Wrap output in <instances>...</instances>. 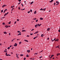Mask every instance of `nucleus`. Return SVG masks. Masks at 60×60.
<instances>
[{
    "mask_svg": "<svg viewBox=\"0 0 60 60\" xmlns=\"http://www.w3.org/2000/svg\"><path fill=\"white\" fill-rule=\"evenodd\" d=\"M53 0H52L51 1H50L49 2H50V3H52V2H53Z\"/></svg>",
    "mask_w": 60,
    "mask_h": 60,
    "instance_id": "obj_14",
    "label": "nucleus"
},
{
    "mask_svg": "<svg viewBox=\"0 0 60 60\" xmlns=\"http://www.w3.org/2000/svg\"><path fill=\"white\" fill-rule=\"evenodd\" d=\"M15 39H16V38H14L13 39V40H15Z\"/></svg>",
    "mask_w": 60,
    "mask_h": 60,
    "instance_id": "obj_62",
    "label": "nucleus"
},
{
    "mask_svg": "<svg viewBox=\"0 0 60 60\" xmlns=\"http://www.w3.org/2000/svg\"><path fill=\"white\" fill-rule=\"evenodd\" d=\"M14 40L13 39V40H12L11 41V42H12Z\"/></svg>",
    "mask_w": 60,
    "mask_h": 60,
    "instance_id": "obj_49",
    "label": "nucleus"
},
{
    "mask_svg": "<svg viewBox=\"0 0 60 60\" xmlns=\"http://www.w3.org/2000/svg\"><path fill=\"white\" fill-rule=\"evenodd\" d=\"M41 57H42V56H41L40 57H39V58H41Z\"/></svg>",
    "mask_w": 60,
    "mask_h": 60,
    "instance_id": "obj_52",
    "label": "nucleus"
},
{
    "mask_svg": "<svg viewBox=\"0 0 60 60\" xmlns=\"http://www.w3.org/2000/svg\"><path fill=\"white\" fill-rule=\"evenodd\" d=\"M38 27V25L37 24L36 25H35V27H36V28L37 27Z\"/></svg>",
    "mask_w": 60,
    "mask_h": 60,
    "instance_id": "obj_3",
    "label": "nucleus"
},
{
    "mask_svg": "<svg viewBox=\"0 0 60 60\" xmlns=\"http://www.w3.org/2000/svg\"><path fill=\"white\" fill-rule=\"evenodd\" d=\"M27 51L28 53H30V50H27Z\"/></svg>",
    "mask_w": 60,
    "mask_h": 60,
    "instance_id": "obj_6",
    "label": "nucleus"
},
{
    "mask_svg": "<svg viewBox=\"0 0 60 60\" xmlns=\"http://www.w3.org/2000/svg\"><path fill=\"white\" fill-rule=\"evenodd\" d=\"M5 11H6V9H5L4 10V13H5Z\"/></svg>",
    "mask_w": 60,
    "mask_h": 60,
    "instance_id": "obj_23",
    "label": "nucleus"
},
{
    "mask_svg": "<svg viewBox=\"0 0 60 60\" xmlns=\"http://www.w3.org/2000/svg\"><path fill=\"white\" fill-rule=\"evenodd\" d=\"M23 31L24 32H26V30H23Z\"/></svg>",
    "mask_w": 60,
    "mask_h": 60,
    "instance_id": "obj_46",
    "label": "nucleus"
},
{
    "mask_svg": "<svg viewBox=\"0 0 60 60\" xmlns=\"http://www.w3.org/2000/svg\"><path fill=\"white\" fill-rule=\"evenodd\" d=\"M7 52H6V54H5V55L7 56Z\"/></svg>",
    "mask_w": 60,
    "mask_h": 60,
    "instance_id": "obj_18",
    "label": "nucleus"
},
{
    "mask_svg": "<svg viewBox=\"0 0 60 60\" xmlns=\"http://www.w3.org/2000/svg\"><path fill=\"white\" fill-rule=\"evenodd\" d=\"M11 35V33H9V35Z\"/></svg>",
    "mask_w": 60,
    "mask_h": 60,
    "instance_id": "obj_56",
    "label": "nucleus"
},
{
    "mask_svg": "<svg viewBox=\"0 0 60 60\" xmlns=\"http://www.w3.org/2000/svg\"><path fill=\"white\" fill-rule=\"evenodd\" d=\"M59 55H60V53L57 54V56H58Z\"/></svg>",
    "mask_w": 60,
    "mask_h": 60,
    "instance_id": "obj_20",
    "label": "nucleus"
},
{
    "mask_svg": "<svg viewBox=\"0 0 60 60\" xmlns=\"http://www.w3.org/2000/svg\"><path fill=\"white\" fill-rule=\"evenodd\" d=\"M55 4H56V3H54V5H55Z\"/></svg>",
    "mask_w": 60,
    "mask_h": 60,
    "instance_id": "obj_63",
    "label": "nucleus"
},
{
    "mask_svg": "<svg viewBox=\"0 0 60 60\" xmlns=\"http://www.w3.org/2000/svg\"><path fill=\"white\" fill-rule=\"evenodd\" d=\"M11 56V55H10V54H8L7 55V56Z\"/></svg>",
    "mask_w": 60,
    "mask_h": 60,
    "instance_id": "obj_21",
    "label": "nucleus"
},
{
    "mask_svg": "<svg viewBox=\"0 0 60 60\" xmlns=\"http://www.w3.org/2000/svg\"><path fill=\"white\" fill-rule=\"evenodd\" d=\"M8 23L9 24H10L11 23V22L10 21V22H9Z\"/></svg>",
    "mask_w": 60,
    "mask_h": 60,
    "instance_id": "obj_24",
    "label": "nucleus"
},
{
    "mask_svg": "<svg viewBox=\"0 0 60 60\" xmlns=\"http://www.w3.org/2000/svg\"><path fill=\"white\" fill-rule=\"evenodd\" d=\"M33 30H34V29H32V30H31V31H33Z\"/></svg>",
    "mask_w": 60,
    "mask_h": 60,
    "instance_id": "obj_42",
    "label": "nucleus"
},
{
    "mask_svg": "<svg viewBox=\"0 0 60 60\" xmlns=\"http://www.w3.org/2000/svg\"><path fill=\"white\" fill-rule=\"evenodd\" d=\"M10 49V47L8 48V49Z\"/></svg>",
    "mask_w": 60,
    "mask_h": 60,
    "instance_id": "obj_32",
    "label": "nucleus"
},
{
    "mask_svg": "<svg viewBox=\"0 0 60 60\" xmlns=\"http://www.w3.org/2000/svg\"><path fill=\"white\" fill-rule=\"evenodd\" d=\"M5 27L6 28H8L9 27V26H8L7 25H6L5 26Z\"/></svg>",
    "mask_w": 60,
    "mask_h": 60,
    "instance_id": "obj_5",
    "label": "nucleus"
},
{
    "mask_svg": "<svg viewBox=\"0 0 60 60\" xmlns=\"http://www.w3.org/2000/svg\"><path fill=\"white\" fill-rule=\"evenodd\" d=\"M46 8H45L43 9V10H44V11H45V10H46Z\"/></svg>",
    "mask_w": 60,
    "mask_h": 60,
    "instance_id": "obj_27",
    "label": "nucleus"
},
{
    "mask_svg": "<svg viewBox=\"0 0 60 60\" xmlns=\"http://www.w3.org/2000/svg\"><path fill=\"white\" fill-rule=\"evenodd\" d=\"M26 58L25 57L24 58V60H26Z\"/></svg>",
    "mask_w": 60,
    "mask_h": 60,
    "instance_id": "obj_39",
    "label": "nucleus"
},
{
    "mask_svg": "<svg viewBox=\"0 0 60 60\" xmlns=\"http://www.w3.org/2000/svg\"><path fill=\"white\" fill-rule=\"evenodd\" d=\"M8 13H9V12H8L7 13H6V14L7 15V14H8Z\"/></svg>",
    "mask_w": 60,
    "mask_h": 60,
    "instance_id": "obj_54",
    "label": "nucleus"
},
{
    "mask_svg": "<svg viewBox=\"0 0 60 60\" xmlns=\"http://www.w3.org/2000/svg\"><path fill=\"white\" fill-rule=\"evenodd\" d=\"M13 8H12V10H11V11H13Z\"/></svg>",
    "mask_w": 60,
    "mask_h": 60,
    "instance_id": "obj_53",
    "label": "nucleus"
},
{
    "mask_svg": "<svg viewBox=\"0 0 60 60\" xmlns=\"http://www.w3.org/2000/svg\"><path fill=\"white\" fill-rule=\"evenodd\" d=\"M19 20L18 19H17V21H19Z\"/></svg>",
    "mask_w": 60,
    "mask_h": 60,
    "instance_id": "obj_41",
    "label": "nucleus"
},
{
    "mask_svg": "<svg viewBox=\"0 0 60 60\" xmlns=\"http://www.w3.org/2000/svg\"><path fill=\"white\" fill-rule=\"evenodd\" d=\"M40 11H43V9H42V8H41V9H40Z\"/></svg>",
    "mask_w": 60,
    "mask_h": 60,
    "instance_id": "obj_16",
    "label": "nucleus"
},
{
    "mask_svg": "<svg viewBox=\"0 0 60 60\" xmlns=\"http://www.w3.org/2000/svg\"><path fill=\"white\" fill-rule=\"evenodd\" d=\"M21 0H18V1H19L20 2L21 1Z\"/></svg>",
    "mask_w": 60,
    "mask_h": 60,
    "instance_id": "obj_61",
    "label": "nucleus"
},
{
    "mask_svg": "<svg viewBox=\"0 0 60 60\" xmlns=\"http://www.w3.org/2000/svg\"><path fill=\"white\" fill-rule=\"evenodd\" d=\"M59 45H58V46H56V48H59Z\"/></svg>",
    "mask_w": 60,
    "mask_h": 60,
    "instance_id": "obj_17",
    "label": "nucleus"
},
{
    "mask_svg": "<svg viewBox=\"0 0 60 60\" xmlns=\"http://www.w3.org/2000/svg\"><path fill=\"white\" fill-rule=\"evenodd\" d=\"M53 56H54V55H51V57L50 58V59H51V58H52V57H53Z\"/></svg>",
    "mask_w": 60,
    "mask_h": 60,
    "instance_id": "obj_7",
    "label": "nucleus"
},
{
    "mask_svg": "<svg viewBox=\"0 0 60 60\" xmlns=\"http://www.w3.org/2000/svg\"><path fill=\"white\" fill-rule=\"evenodd\" d=\"M19 35H21V33H19Z\"/></svg>",
    "mask_w": 60,
    "mask_h": 60,
    "instance_id": "obj_44",
    "label": "nucleus"
},
{
    "mask_svg": "<svg viewBox=\"0 0 60 60\" xmlns=\"http://www.w3.org/2000/svg\"><path fill=\"white\" fill-rule=\"evenodd\" d=\"M1 13H2L3 12V10H1Z\"/></svg>",
    "mask_w": 60,
    "mask_h": 60,
    "instance_id": "obj_33",
    "label": "nucleus"
},
{
    "mask_svg": "<svg viewBox=\"0 0 60 60\" xmlns=\"http://www.w3.org/2000/svg\"><path fill=\"white\" fill-rule=\"evenodd\" d=\"M24 41H26L27 42H28V41L26 40H24Z\"/></svg>",
    "mask_w": 60,
    "mask_h": 60,
    "instance_id": "obj_11",
    "label": "nucleus"
},
{
    "mask_svg": "<svg viewBox=\"0 0 60 60\" xmlns=\"http://www.w3.org/2000/svg\"><path fill=\"white\" fill-rule=\"evenodd\" d=\"M23 55H23V54H21L20 55V56H23Z\"/></svg>",
    "mask_w": 60,
    "mask_h": 60,
    "instance_id": "obj_26",
    "label": "nucleus"
},
{
    "mask_svg": "<svg viewBox=\"0 0 60 60\" xmlns=\"http://www.w3.org/2000/svg\"><path fill=\"white\" fill-rule=\"evenodd\" d=\"M27 37H29V35H27Z\"/></svg>",
    "mask_w": 60,
    "mask_h": 60,
    "instance_id": "obj_47",
    "label": "nucleus"
},
{
    "mask_svg": "<svg viewBox=\"0 0 60 60\" xmlns=\"http://www.w3.org/2000/svg\"><path fill=\"white\" fill-rule=\"evenodd\" d=\"M30 11H28V13H30Z\"/></svg>",
    "mask_w": 60,
    "mask_h": 60,
    "instance_id": "obj_51",
    "label": "nucleus"
},
{
    "mask_svg": "<svg viewBox=\"0 0 60 60\" xmlns=\"http://www.w3.org/2000/svg\"><path fill=\"white\" fill-rule=\"evenodd\" d=\"M16 56H17V57H18V54H17Z\"/></svg>",
    "mask_w": 60,
    "mask_h": 60,
    "instance_id": "obj_45",
    "label": "nucleus"
},
{
    "mask_svg": "<svg viewBox=\"0 0 60 60\" xmlns=\"http://www.w3.org/2000/svg\"><path fill=\"white\" fill-rule=\"evenodd\" d=\"M30 59H31V60H34V59H33L32 58H30Z\"/></svg>",
    "mask_w": 60,
    "mask_h": 60,
    "instance_id": "obj_34",
    "label": "nucleus"
},
{
    "mask_svg": "<svg viewBox=\"0 0 60 60\" xmlns=\"http://www.w3.org/2000/svg\"><path fill=\"white\" fill-rule=\"evenodd\" d=\"M58 32H60V30H58Z\"/></svg>",
    "mask_w": 60,
    "mask_h": 60,
    "instance_id": "obj_55",
    "label": "nucleus"
},
{
    "mask_svg": "<svg viewBox=\"0 0 60 60\" xmlns=\"http://www.w3.org/2000/svg\"><path fill=\"white\" fill-rule=\"evenodd\" d=\"M3 33L4 34H7V32L5 31Z\"/></svg>",
    "mask_w": 60,
    "mask_h": 60,
    "instance_id": "obj_10",
    "label": "nucleus"
},
{
    "mask_svg": "<svg viewBox=\"0 0 60 60\" xmlns=\"http://www.w3.org/2000/svg\"><path fill=\"white\" fill-rule=\"evenodd\" d=\"M16 22H17V21H16L15 22L14 24H15L16 23Z\"/></svg>",
    "mask_w": 60,
    "mask_h": 60,
    "instance_id": "obj_38",
    "label": "nucleus"
},
{
    "mask_svg": "<svg viewBox=\"0 0 60 60\" xmlns=\"http://www.w3.org/2000/svg\"><path fill=\"white\" fill-rule=\"evenodd\" d=\"M34 13L35 14L36 13V11H35V12H34Z\"/></svg>",
    "mask_w": 60,
    "mask_h": 60,
    "instance_id": "obj_15",
    "label": "nucleus"
},
{
    "mask_svg": "<svg viewBox=\"0 0 60 60\" xmlns=\"http://www.w3.org/2000/svg\"><path fill=\"white\" fill-rule=\"evenodd\" d=\"M56 3L57 4H59V2L58 1H56Z\"/></svg>",
    "mask_w": 60,
    "mask_h": 60,
    "instance_id": "obj_9",
    "label": "nucleus"
},
{
    "mask_svg": "<svg viewBox=\"0 0 60 60\" xmlns=\"http://www.w3.org/2000/svg\"><path fill=\"white\" fill-rule=\"evenodd\" d=\"M4 52H7V51L6 50H4Z\"/></svg>",
    "mask_w": 60,
    "mask_h": 60,
    "instance_id": "obj_30",
    "label": "nucleus"
},
{
    "mask_svg": "<svg viewBox=\"0 0 60 60\" xmlns=\"http://www.w3.org/2000/svg\"><path fill=\"white\" fill-rule=\"evenodd\" d=\"M6 13H5V15H4V16H5L6 15H7V14H6Z\"/></svg>",
    "mask_w": 60,
    "mask_h": 60,
    "instance_id": "obj_25",
    "label": "nucleus"
},
{
    "mask_svg": "<svg viewBox=\"0 0 60 60\" xmlns=\"http://www.w3.org/2000/svg\"><path fill=\"white\" fill-rule=\"evenodd\" d=\"M50 28H49L47 29V31H49L50 30Z\"/></svg>",
    "mask_w": 60,
    "mask_h": 60,
    "instance_id": "obj_2",
    "label": "nucleus"
},
{
    "mask_svg": "<svg viewBox=\"0 0 60 60\" xmlns=\"http://www.w3.org/2000/svg\"><path fill=\"white\" fill-rule=\"evenodd\" d=\"M43 34H42L41 36V37H43Z\"/></svg>",
    "mask_w": 60,
    "mask_h": 60,
    "instance_id": "obj_59",
    "label": "nucleus"
},
{
    "mask_svg": "<svg viewBox=\"0 0 60 60\" xmlns=\"http://www.w3.org/2000/svg\"><path fill=\"white\" fill-rule=\"evenodd\" d=\"M25 8L23 9L22 10V11H23V10H25Z\"/></svg>",
    "mask_w": 60,
    "mask_h": 60,
    "instance_id": "obj_60",
    "label": "nucleus"
},
{
    "mask_svg": "<svg viewBox=\"0 0 60 60\" xmlns=\"http://www.w3.org/2000/svg\"><path fill=\"white\" fill-rule=\"evenodd\" d=\"M26 57H28L29 56L28 55V54H27L26 56Z\"/></svg>",
    "mask_w": 60,
    "mask_h": 60,
    "instance_id": "obj_35",
    "label": "nucleus"
},
{
    "mask_svg": "<svg viewBox=\"0 0 60 60\" xmlns=\"http://www.w3.org/2000/svg\"><path fill=\"white\" fill-rule=\"evenodd\" d=\"M36 18H35L33 19V20H36Z\"/></svg>",
    "mask_w": 60,
    "mask_h": 60,
    "instance_id": "obj_22",
    "label": "nucleus"
},
{
    "mask_svg": "<svg viewBox=\"0 0 60 60\" xmlns=\"http://www.w3.org/2000/svg\"><path fill=\"white\" fill-rule=\"evenodd\" d=\"M57 41H58V40H59L58 39H57Z\"/></svg>",
    "mask_w": 60,
    "mask_h": 60,
    "instance_id": "obj_50",
    "label": "nucleus"
},
{
    "mask_svg": "<svg viewBox=\"0 0 60 60\" xmlns=\"http://www.w3.org/2000/svg\"><path fill=\"white\" fill-rule=\"evenodd\" d=\"M36 55H37V54H38V53H36L34 54V55H36Z\"/></svg>",
    "mask_w": 60,
    "mask_h": 60,
    "instance_id": "obj_37",
    "label": "nucleus"
},
{
    "mask_svg": "<svg viewBox=\"0 0 60 60\" xmlns=\"http://www.w3.org/2000/svg\"><path fill=\"white\" fill-rule=\"evenodd\" d=\"M19 31H18L17 33H19Z\"/></svg>",
    "mask_w": 60,
    "mask_h": 60,
    "instance_id": "obj_58",
    "label": "nucleus"
},
{
    "mask_svg": "<svg viewBox=\"0 0 60 60\" xmlns=\"http://www.w3.org/2000/svg\"><path fill=\"white\" fill-rule=\"evenodd\" d=\"M40 20H43V18H40Z\"/></svg>",
    "mask_w": 60,
    "mask_h": 60,
    "instance_id": "obj_13",
    "label": "nucleus"
},
{
    "mask_svg": "<svg viewBox=\"0 0 60 60\" xmlns=\"http://www.w3.org/2000/svg\"><path fill=\"white\" fill-rule=\"evenodd\" d=\"M19 40H20V39H17V41H19Z\"/></svg>",
    "mask_w": 60,
    "mask_h": 60,
    "instance_id": "obj_43",
    "label": "nucleus"
},
{
    "mask_svg": "<svg viewBox=\"0 0 60 60\" xmlns=\"http://www.w3.org/2000/svg\"><path fill=\"white\" fill-rule=\"evenodd\" d=\"M35 38H36V37H35L34 38V39H35Z\"/></svg>",
    "mask_w": 60,
    "mask_h": 60,
    "instance_id": "obj_48",
    "label": "nucleus"
},
{
    "mask_svg": "<svg viewBox=\"0 0 60 60\" xmlns=\"http://www.w3.org/2000/svg\"><path fill=\"white\" fill-rule=\"evenodd\" d=\"M22 32H24V30H22Z\"/></svg>",
    "mask_w": 60,
    "mask_h": 60,
    "instance_id": "obj_57",
    "label": "nucleus"
},
{
    "mask_svg": "<svg viewBox=\"0 0 60 60\" xmlns=\"http://www.w3.org/2000/svg\"><path fill=\"white\" fill-rule=\"evenodd\" d=\"M3 25H5V23H4V22H3V23H2Z\"/></svg>",
    "mask_w": 60,
    "mask_h": 60,
    "instance_id": "obj_19",
    "label": "nucleus"
},
{
    "mask_svg": "<svg viewBox=\"0 0 60 60\" xmlns=\"http://www.w3.org/2000/svg\"><path fill=\"white\" fill-rule=\"evenodd\" d=\"M5 6H6V5H4L2 6V8H4V7H5Z\"/></svg>",
    "mask_w": 60,
    "mask_h": 60,
    "instance_id": "obj_4",
    "label": "nucleus"
},
{
    "mask_svg": "<svg viewBox=\"0 0 60 60\" xmlns=\"http://www.w3.org/2000/svg\"><path fill=\"white\" fill-rule=\"evenodd\" d=\"M30 11H31V12H32V9H30Z\"/></svg>",
    "mask_w": 60,
    "mask_h": 60,
    "instance_id": "obj_29",
    "label": "nucleus"
},
{
    "mask_svg": "<svg viewBox=\"0 0 60 60\" xmlns=\"http://www.w3.org/2000/svg\"><path fill=\"white\" fill-rule=\"evenodd\" d=\"M51 56V55H50L49 56V57H50V56Z\"/></svg>",
    "mask_w": 60,
    "mask_h": 60,
    "instance_id": "obj_64",
    "label": "nucleus"
},
{
    "mask_svg": "<svg viewBox=\"0 0 60 60\" xmlns=\"http://www.w3.org/2000/svg\"><path fill=\"white\" fill-rule=\"evenodd\" d=\"M33 34H30V35H33Z\"/></svg>",
    "mask_w": 60,
    "mask_h": 60,
    "instance_id": "obj_40",
    "label": "nucleus"
},
{
    "mask_svg": "<svg viewBox=\"0 0 60 60\" xmlns=\"http://www.w3.org/2000/svg\"><path fill=\"white\" fill-rule=\"evenodd\" d=\"M38 31H37V32H35V33H34V34H37V33H38Z\"/></svg>",
    "mask_w": 60,
    "mask_h": 60,
    "instance_id": "obj_12",
    "label": "nucleus"
},
{
    "mask_svg": "<svg viewBox=\"0 0 60 60\" xmlns=\"http://www.w3.org/2000/svg\"><path fill=\"white\" fill-rule=\"evenodd\" d=\"M33 3H34V1H32V2H31L30 3V4L31 5L32 4H33Z\"/></svg>",
    "mask_w": 60,
    "mask_h": 60,
    "instance_id": "obj_8",
    "label": "nucleus"
},
{
    "mask_svg": "<svg viewBox=\"0 0 60 60\" xmlns=\"http://www.w3.org/2000/svg\"><path fill=\"white\" fill-rule=\"evenodd\" d=\"M17 46V44L16 43H15V45H14V46L15 47H16Z\"/></svg>",
    "mask_w": 60,
    "mask_h": 60,
    "instance_id": "obj_1",
    "label": "nucleus"
},
{
    "mask_svg": "<svg viewBox=\"0 0 60 60\" xmlns=\"http://www.w3.org/2000/svg\"><path fill=\"white\" fill-rule=\"evenodd\" d=\"M19 44H21V42H19Z\"/></svg>",
    "mask_w": 60,
    "mask_h": 60,
    "instance_id": "obj_28",
    "label": "nucleus"
},
{
    "mask_svg": "<svg viewBox=\"0 0 60 60\" xmlns=\"http://www.w3.org/2000/svg\"><path fill=\"white\" fill-rule=\"evenodd\" d=\"M38 20L37 19V20H36V22H38Z\"/></svg>",
    "mask_w": 60,
    "mask_h": 60,
    "instance_id": "obj_31",
    "label": "nucleus"
},
{
    "mask_svg": "<svg viewBox=\"0 0 60 60\" xmlns=\"http://www.w3.org/2000/svg\"><path fill=\"white\" fill-rule=\"evenodd\" d=\"M41 24H40L39 25V26H41Z\"/></svg>",
    "mask_w": 60,
    "mask_h": 60,
    "instance_id": "obj_36",
    "label": "nucleus"
}]
</instances>
